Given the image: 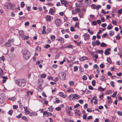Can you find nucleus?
Instances as JSON below:
<instances>
[{"instance_id":"1","label":"nucleus","mask_w":122,"mask_h":122,"mask_svg":"<svg viewBox=\"0 0 122 122\" xmlns=\"http://www.w3.org/2000/svg\"><path fill=\"white\" fill-rule=\"evenodd\" d=\"M22 55L24 58L25 59H28L30 56V52L27 50L22 51Z\"/></svg>"},{"instance_id":"2","label":"nucleus","mask_w":122,"mask_h":122,"mask_svg":"<svg viewBox=\"0 0 122 122\" xmlns=\"http://www.w3.org/2000/svg\"><path fill=\"white\" fill-rule=\"evenodd\" d=\"M26 82V81L25 79L20 80L19 81L17 80H15L16 83L20 87L24 86L25 85Z\"/></svg>"},{"instance_id":"3","label":"nucleus","mask_w":122,"mask_h":122,"mask_svg":"<svg viewBox=\"0 0 122 122\" xmlns=\"http://www.w3.org/2000/svg\"><path fill=\"white\" fill-rule=\"evenodd\" d=\"M60 79L62 80H64L65 79L66 74L64 72L60 73L58 75Z\"/></svg>"},{"instance_id":"4","label":"nucleus","mask_w":122,"mask_h":122,"mask_svg":"<svg viewBox=\"0 0 122 122\" xmlns=\"http://www.w3.org/2000/svg\"><path fill=\"white\" fill-rule=\"evenodd\" d=\"M7 5H5V6L7 7L9 6L10 7V8L12 10H13L14 9V7L15 6V5H13V4L10 2L7 3Z\"/></svg>"},{"instance_id":"5","label":"nucleus","mask_w":122,"mask_h":122,"mask_svg":"<svg viewBox=\"0 0 122 122\" xmlns=\"http://www.w3.org/2000/svg\"><path fill=\"white\" fill-rule=\"evenodd\" d=\"M91 6L93 7V9H96L97 10H98L101 7V6L100 5H96L95 4H92L91 5Z\"/></svg>"},{"instance_id":"6","label":"nucleus","mask_w":122,"mask_h":122,"mask_svg":"<svg viewBox=\"0 0 122 122\" xmlns=\"http://www.w3.org/2000/svg\"><path fill=\"white\" fill-rule=\"evenodd\" d=\"M55 22L57 26H58L61 25V21L60 19H57L55 20Z\"/></svg>"},{"instance_id":"7","label":"nucleus","mask_w":122,"mask_h":122,"mask_svg":"<svg viewBox=\"0 0 122 122\" xmlns=\"http://www.w3.org/2000/svg\"><path fill=\"white\" fill-rule=\"evenodd\" d=\"M100 43V42L98 40H97L93 42H92V44L93 46H95V45H99Z\"/></svg>"},{"instance_id":"8","label":"nucleus","mask_w":122,"mask_h":122,"mask_svg":"<svg viewBox=\"0 0 122 122\" xmlns=\"http://www.w3.org/2000/svg\"><path fill=\"white\" fill-rule=\"evenodd\" d=\"M111 50V49L110 48H108L106 49L104 53L105 55H107L110 54V52L109 51Z\"/></svg>"},{"instance_id":"9","label":"nucleus","mask_w":122,"mask_h":122,"mask_svg":"<svg viewBox=\"0 0 122 122\" xmlns=\"http://www.w3.org/2000/svg\"><path fill=\"white\" fill-rule=\"evenodd\" d=\"M88 59V58L85 56H82L79 58V60L81 61H83L85 60H87Z\"/></svg>"},{"instance_id":"10","label":"nucleus","mask_w":122,"mask_h":122,"mask_svg":"<svg viewBox=\"0 0 122 122\" xmlns=\"http://www.w3.org/2000/svg\"><path fill=\"white\" fill-rule=\"evenodd\" d=\"M19 36L21 38L22 36H23L24 35V32L22 30L19 31Z\"/></svg>"},{"instance_id":"11","label":"nucleus","mask_w":122,"mask_h":122,"mask_svg":"<svg viewBox=\"0 0 122 122\" xmlns=\"http://www.w3.org/2000/svg\"><path fill=\"white\" fill-rule=\"evenodd\" d=\"M5 100V97L3 96H0V104H1L3 103Z\"/></svg>"},{"instance_id":"12","label":"nucleus","mask_w":122,"mask_h":122,"mask_svg":"<svg viewBox=\"0 0 122 122\" xmlns=\"http://www.w3.org/2000/svg\"><path fill=\"white\" fill-rule=\"evenodd\" d=\"M59 96L63 98H64L66 97V96L65 95V94L63 92H59Z\"/></svg>"},{"instance_id":"13","label":"nucleus","mask_w":122,"mask_h":122,"mask_svg":"<svg viewBox=\"0 0 122 122\" xmlns=\"http://www.w3.org/2000/svg\"><path fill=\"white\" fill-rule=\"evenodd\" d=\"M61 2L62 4H64L65 6H66V5L67 4V1L65 0H61Z\"/></svg>"},{"instance_id":"14","label":"nucleus","mask_w":122,"mask_h":122,"mask_svg":"<svg viewBox=\"0 0 122 122\" xmlns=\"http://www.w3.org/2000/svg\"><path fill=\"white\" fill-rule=\"evenodd\" d=\"M43 114L44 115H45L46 117H48L50 116L49 112H48L46 111L44 112L43 113Z\"/></svg>"},{"instance_id":"15","label":"nucleus","mask_w":122,"mask_h":122,"mask_svg":"<svg viewBox=\"0 0 122 122\" xmlns=\"http://www.w3.org/2000/svg\"><path fill=\"white\" fill-rule=\"evenodd\" d=\"M80 98V96L76 94H73V98H75V99H78Z\"/></svg>"},{"instance_id":"16","label":"nucleus","mask_w":122,"mask_h":122,"mask_svg":"<svg viewBox=\"0 0 122 122\" xmlns=\"http://www.w3.org/2000/svg\"><path fill=\"white\" fill-rule=\"evenodd\" d=\"M37 113L36 112H31L30 113L29 116H37Z\"/></svg>"},{"instance_id":"17","label":"nucleus","mask_w":122,"mask_h":122,"mask_svg":"<svg viewBox=\"0 0 122 122\" xmlns=\"http://www.w3.org/2000/svg\"><path fill=\"white\" fill-rule=\"evenodd\" d=\"M58 40L60 41L61 42L63 43L64 42V41L63 38L61 37L58 39Z\"/></svg>"},{"instance_id":"18","label":"nucleus","mask_w":122,"mask_h":122,"mask_svg":"<svg viewBox=\"0 0 122 122\" xmlns=\"http://www.w3.org/2000/svg\"><path fill=\"white\" fill-rule=\"evenodd\" d=\"M43 82V80L41 79H39L38 80V83L41 86Z\"/></svg>"},{"instance_id":"19","label":"nucleus","mask_w":122,"mask_h":122,"mask_svg":"<svg viewBox=\"0 0 122 122\" xmlns=\"http://www.w3.org/2000/svg\"><path fill=\"white\" fill-rule=\"evenodd\" d=\"M66 112L68 113V114L70 116H71L73 114V113L71 111H70L69 109L67 110H66Z\"/></svg>"},{"instance_id":"20","label":"nucleus","mask_w":122,"mask_h":122,"mask_svg":"<svg viewBox=\"0 0 122 122\" xmlns=\"http://www.w3.org/2000/svg\"><path fill=\"white\" fill-rule=\"evenodd\" d=\"M21 38L25 40L28 39L29 38V37L28 36H25L24 35L23 36H22Z\"/></svg>"},{"instance_id":"21","label":"nucleus","mask_w":122,"mask_h":122,"mask_svg":"<svg viewBox=\"0 0 122 122\" xmlns=\"http://www.w3.org/2000/svg\"><path fill=\"white\" fill-rule=\"evenodd\" d=\"M10 45L11 44L8 41V42L5 43V46L8 47L10 46Z\"/></svg>"},{"instance_id":"22","label":"nucleus","mask_w":122,"mask_h":122,"mask_svg":"<svg viewBox=\"0 0 122 122\" xmlns=\"http://www.w3.org/2000/svg\"><path fill=\"white\" fill-rule=\"evenodd\" d=\"M49 12L50 14L52 15L55 12V10L52 9H51L50 10Z\"/></svg>"},{"instance_id":"23","label":"nucleus","mask_w":122,"mask_h":122,"mask_svg":"<svg viewBox=\"0 0 122 122\" xmlns=\"http://www.w3.org/2000/svg\"><path fill=\"white\" fill-rule=\"evenodd\" d=\"M2 77L3 78V80H2L3 82V83H5L6 80V79H7V77H5L4 76H2Z\"/></svg>"},{"instance_id":"24","label":"nucleus","mask_w":122,"mask_h":122,"mask_svg":"<svg viewBox=\"0 0 122 122\" xmlns=\"http://www.w3.org/2000/svg\"><path fill=\"white\" fill-rule=\"evenodd\" d=\"M51 17L49 15H48L46 17V20L47 21H50L51 20Z\"/></svg>"},{"instance_id":"25","label":"nucleus","mask_w":122,"mask_h":122,"mask_svg":"<svg viewBox=\"0 0 122 122\" xmlns=\"http://www.w3.org/2000/svg\"><path fill=\"white\" fill-rule=\"evenodd\" d=\"M112 26L111 25H108L107 27V29L108 30H110L112 29Z\"/></svg>"},{"instance_id":"26","label":"nucleus","mask_w":122,"mask_h":122,"mask_svg":"<svg viewBox=\"0 0 122 122\" xmlns=\"http://www.w3.org/2000/svg\"><path fill=\"white\" fill-rule=\"evenodd\" d=\"M100 46L102 47H104L106 46V45L104 42H102Z\"/></svg>"},{"instance_id":"27","label":"nucleus","mask_w":122,"mask_h":122,"mask_svg":"<svg viewBox=\"0 0 122 122\" xmlns=\"http://www.w3.org/2000/svg\"><path fill=\"white\" fill-rule=\"evenodd\" d=\"M103 88L101 86H99L98 87V90L101 91H103L104 90V89L105 88Z\"/></svg>"},{"instance_id":"28","label":"nucleus","mask_w":122,"mask_h":122,"mask_svg":"<svg viewBox=\"0 0 122 122\" xmlns=\"http://www.w3.org/2000/svg\"><path fill=\"white\" fill-rule=\"evenodd\" d=\"M8 41L9 42L10 44L11 43L12 44H13L14 41V39H12L11 40L9 39L8 40Z\"/></svg>"},{"instance_id":"29","label":"nucleus","mask_w":122,"mask_h":122,"mask_svg":"<svg viewBox=\"0 0 122 122\" xmlns=\"http://www.w3.org/2000/svg\"><path fill=\"white\" fill-rule=\"evenodd\" d=\"M47 34H48L51 31V29L50 28H48L46 30Z\"/></svg>"},{"instance_id":"30","label":"nucleus","mask_w":122,"mask_h":122,"mask_svg":"<svg viewBox=\"0 0 122 122\" xmlns=\"http://www.w3.org/2000/svg\"><path fill=\"white\" fill-rule=\"evenodd\" d=\"M21 119H23L26 121H27L28 120V118L25 116H22L21 117Z\"/></svg>"},{"instance_id":"31","label":"nucleus","mask_w":122,"mask_h":122,"mask_svg":"<svg viewBox=\"0 0 122 122\" xmlns=\"http://www.w3.org/2000/svg\"><path fill=\"white\" fill-rule=\"evenodd\" d=\"M55 36L54 35H52L51 36V40L53 41H54L55 39Z\"/></svg>"},{"instance_id":"32","label":"nucleus","mask_w":122,"mask_h":122,"mask_svg":"<svg viewBox=\"0 0 122 122\" xmlns=\"http://www.w3.org/2000/svg\"><path fill=\"white\" fill-rule=\"evenodd\" d=\"M89 37V35L88 34H86L85 36V39H88Z\"/></svg>"},{"instance_id":"33","label":"nucleus","mask_w":122,"mask_h":122,"mask_svg":"<svg viewBox=\"0 0 122 122\" xmlns=\"http://www.w3.org/2000/svg\"><path fill=\"white\" fill-rule=\"evenodd\" d=\"M96 81L95 80H93L92 81V84L93 86H94L95 85Z\"/></svg>"},{"instance_id":"34","label":"nucleus","mask_w":122,"mask_h":122,"mask_svg":"<svg viewBox=\"0 0 122 122\" xmlns=\"http://www.w3.org/2000/svg\"><path fill=\"white\" fill-rule=\"evenodd\" d=\"M69 85L71 86H73L74 84V82L73 81H70L69 82Z\"/></svg>"},{"instance_id":"35","label":"nucleus","mask_w":122,"mask_h":122,"mask_svg":"<svg viewBox=\"0 0 122 122\" xmlns=\"http://www.w3.org/2000/svg\"><path fill=\"white\" fill-rule=\"evenodd\" d=\"M117 91H115L114 93L112 95V96L113 97H116V94H117Z\"/></svg>"},{"instance_id":"36","label":"nucleus","mask_w":122,"mask_h":122,"mask_svg":"<svg viewBox=\"0 0 122 122\" xmlns=\"http://www.w3.org/2000/svg\"><path fill=\"white\" fill-rule=\"evenodd\" d=\"M4 73L1 69L0 68V75L2 76L3 74Z\"/></svg>"},{"instance_id":"37","label":"nucleus","mask_w":122,"mask_h":122,"mask_svg":"<svg viewBox=\"0 0 122 122\" xmlns=\"http://www.w3.org/2000/svg\"><path fill=\"white\" fill-rule=\"evenodd\" d=\"M25 5L24 2L23 1H22L21 2L20 6L21 7L23 8L25 6Z\"/></svg>"},{"instance_id":"38","label":"nucleus","mask_w":122,"mask_h":122,"mask_svg":"<svg viewBox=\"0 0 122 122\" xmlns=\"http://www.w3.org/2000/svg\"><path fill=\"white\" fill-rule=\"evenodd\" d=\"M78 67L77 66H74V72L78 70Z\"/></svg>"},{"instance_id":"39","label":"nucleus","mask_w":122,"mask_h":122,"mask_svg":"<svg viewBox=\"0 0 122 122\" xmlns=\"http://www.w3.org/2000/svg\"><path fill=\"white\" fill-rule=\"evenodd\" d=\"M101 80L103 81H105V77L103 76H101Z\"/></svg>"},{"instance_id":"40","label":"nucleus","mask_w":122,"mask_h":122,"mask_svg":"<svg viewBox=\"0 0 122 122\" xmlns=\"http://www.w3.org/2000/svg\"><path fill=\"white\" fill-rule=\"evenodd\" d=\"M83 15V13L82 12H81L80 13H79V16L80 18H83V17L82 16Z\"/></svg>"},{"instance_id":"41","label":"nucleus","mask_w":122,"mask_h":122,"mask_svg":"<svg viewBox=\"0 0 122 122\" xmlns=\"http://www.w3.org/2000/svg\"><path fill=\"white\" fill-rule=\"evenodd\" d=\"M82 78L84 80H86L87 79V78L86 75H84L83 76Z\"/></svg>"},{"instance_id":"42","label":"nucleus","mask_w":122,"mask_h":122,"mask_svg":"<svg viewBox=\"0 0 122 122\" xmlns=\"http://www.w3.org/2000/svg\"><path fill=\"white\" fill-rule=\"evenodd\" d=\"M107 61L110 63H112V61H111L110 58H107Z\"/></svg>"},{"instance_id":"43","label":"nucleus","mask_w":122,"mask_h":122,"mask_svg":"<svg viewBox=\"0 0 122 122\" xmlns=\"http://www.w3.org/2000/svg\"><path fill=\"white\" fill-rule=\"evenodd\" d=\"M79 23L78 22H76L75 25V27H79Z\"/></svg>"},{"instance_id":"44","label":"nucleus","mask_w":122,"mask_h":122,"mask_svg":"<svg viewBox=\"0 0 122 122\" xmlns=\"http://www.w3.org/2000/svg\"><path fill=\"white\" fill-rule=\"evenodd\" d=\"M72 19L73 20L75 21H78V19L77 17H73Z\"/></svg>"},{"instance_id":"45","label":"nucleus","mask_w":122,"mask_h":122,"mask_svg":"<svg viewBox=\"0 0 122 122\" xmlns=\"http://www.w3.org/2000/svg\"><path fill=\"white\" fill-rule=\"evenodd\" d=\"M66 48H72V46L71 45H67L66 47Z\"/></svg>"},{"instance_id":"46","label":"nucleus","mask_w":122,"mask_h":122,"mask_svg":"<svg viewBox=\"0 0 122 122\" xmlns=\"http://www.w3.org/2000/svg\"><path fill=\"white\" fill-rule=\"evenodd\" d=\"M41 47L39 46H37L36 48V50L39 51L41 49Z\"/></svg>"},{"instance_id":"47","label":"nucleus","mask_w":122,"mask_h":122,"mask_svg":"<svg viewBox=\"0 0 122 122\" xmlns=\"http://www.w3.org/2000/svg\"><path fill=\"white\" fill-rule=\"evenodd\" d=\"M109 34L110 36H112L114 34V32L112 31H110Z\"/></svg>"},{"instance_id":"48","label":"nucleus","mask_w":122,"mask_h":122,"mask_svg":"<svg viewBox=\"0 0 122 122\" xmlns=\"http://www.w3.org/2000/svg\"><path fill=\"white\" fill-rule=\"evenodd\" d=\"M60 56V55L59 54H57L55 56V59L56 60V59H58V58H59Z\"/></svg>"},{"instance_id":"49","label":"nucleus","mask_w":122,"mask_h":122,"mask_svg":"<svg viewBox=\"0 0 122 122\" xmlns=\"http://www.w3.org/2000/svg\"><path fill=\"white\" fill-rule=\"evenodd\" d=\"M50 47V45L47 44L46 45L44 46V47L46 48L47 49L48 48Z\"/></svg>"},{"instance_id":"50","label":"nucleus","mask_w":122,"mask_h":122,"mask_svg":"<svg viewBox=\"0 0 122 122\" xmlns=\"http://www.w3.org/2000/svg\"><path fill=\"white\" fill-rule=\"evenodd\" d=\"M75 10L77 13L81 11L80 9L78 8H76L75 9Z\"/></svg>"},{"instance_id":"51","label":"nucleus","mask_w":122,"mask_h":122,"mask_svg":"<svg viewBox=\"0 0 122 122\" xmlns=\"http://www.w3.org/2000/svg\"><path fill=\"white\" fill-rule=\"evenodd\" d=\"M48 109L49 111L52 112L53 110V108H52L51 107H49Z\"/></svg>"},{"instance_id":"52","label":"nucleus","mask_w":122,"mask_h":122,"mask_svg":"<svg viewBox=\"0 0 122 122\" xmlns=\"http://www.w3.org/2000/svg\"><path fill=\"white\" fill-rule=\"evenodd\" d=\"M41 77L43 78H45L46 76V75L45 74H42L41 75Z\"/></svg>"},{"instance_id":"53","label":"nucleus","mask_w":122,"mask_h":122,"mask_svg":"<svg viewBox=\"0 0 122 122\" xmlns=\"http://www.w3.org/2000/svg\"><path fill=\"white\" fill-rule=\"evenodd\" d=\"M101 25L102 27H105L107 25L106 23H105L102 24Z\"/></svg>"},{"instance_id":"54","label":"nucleus","mask_w":122,"mask_h":122,"mask_svg":"<svg viewBox=\"0 0 122 122\" xmlns=\"http://www.w3.org/2000/svg\"><path fill=\"white\" fill-rule=\"evenodd\" d=\"M12 112L13 111L12 110H10L8 112V114L10 115H12Z\"/></svg>"},{"instance_id":"55","label":"nucleus","mask_w":122,"mask_h":122,"mask_svg":"<svg viewBox=\"0 0 122 122\" xmlns=\"http://www.w3.org/2000/svg\"><path fill=\"white\" fill-rule=\"evenodd\" d=\"M122 13V9H120L118 11V13L119 14V15H121Z\"/></svg>"},{"instance_id":"56","label":"nucleus","mask_w":122,"mask_h":122,"mask_svg":"<svg viewBox=\"0 0 122 122\" xmlns=\"http://www.w3.org/2000/svg\"><path fill=\"white\" fill-rule=\"evenodd\" d=\"M70 30L71 31H75V30L74 29V27L72 26L71 27Z\"/></svg>"},{"instance_id":"57","label":"nucleus","mask_w":122,"mask_h":122,"mask_svg":"<svg viewBox=\"0 0 122 122\" xmlns=\"http://www.w3.org/2000/svg\"><path fill=\"white\" fill-rule=\"evenodd\" d=\"M114 82L113 81H111L110 82V84L111 86H112L113 87H114Z\"/></svg>"},{"instance_id":"58","label":"nucleus","mask_w":122,"mask_h":122,"mask_svg":"<svg viewBox=\"0 0 122 122\" xmlns=\"http://www.w3.org/2000/svg\"><path fill=\"white\" fill-rule=\"evenodd\" d=\"M22 115V114L21 113H20L19 115L17 116H16V117L18 118H20L21 117Z\"/></svg>"},{"instance_id":"59","label":"nucleus","mask_w":122,"mask_h":122,"mask_svg":"<svg viewBox=\"0 0 122 122\" xmlns=\"http://www.w3.org/2000/svg\"><path fill=\"white\" fill-rule=\"evenodd\" d=\"M47 33L45 31V30H43L41 34H47Z\"/></svg>"},{"instance_id":"60","label":"nucleus","mask_w":122,"mask_h":122,"mask_svg":"<svg viewBox=\"0 0 122 122\" xmlns=\"http://www.w3.org/2000/svg\"><path fill=\"white\" fill-rule=\"evenodd\" d=\"M86 117L87 115L86 114H84L83 116L82 117L83 119H85L86 118Z\"/></svg>"},{"instance_id":"61","label":"nucleus","mask_w":122,"mask_h":122,"mask_svg":"<svg viewBox=\"0 0 122 122\" xmlns=\"http://www.w3.org/2000/svg\"><path fill=\"white\" fill-rule=\"evenodd\" d=\"M100 67L102 68H103L104 67V65L102 63L100 65Z\"/></svg>"},{"instance_id":"62","label":"nucleus","mask_w":122,"mask_h":122,"mask_svg":"<svg viewBox=\"0 0 122 122\" xmlns=\"http://www.w3.org/2000/svg\"><path fill=\"white\" fill-rule=\"evenodd\" d=\"M80 105L79 104H76V105H75L74 106V108L75 109L78 107Z\"/></svg>"},{"instance_id":"63","label":"nucleus","mask_w":122,"mask_h":122,"mask_svg":"<svg viewBox=\"0 0 122 122\" xmlns=\"http://www.w3.org/2000/svg\"><path fill=\"white\" fill-rule=\"evenodd\" d=\"M101 19L102 21L103 22H104L105 21V20L104 19V18L103 17H101Z\"/></svg>"},{"instance_id":"64","label":"nucleus","mask_w":122,"mask_h":122,"mask_svg":"<svg viewBox=\"0 0 122 122\" xmlns=\"http://www.w3.org/2000/svg\"><path fill=\"white\" fill-rule=\"evenodd\" d=\"M117 113L120 116H122V112L121 111H118L117 112Z\"/></svg>"}]
</instances>
